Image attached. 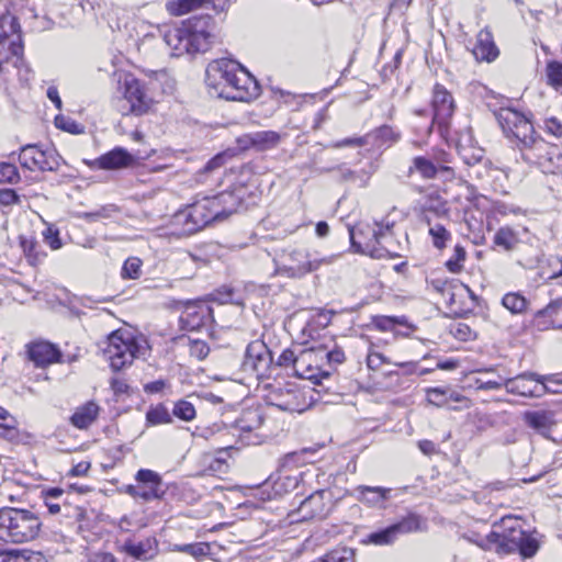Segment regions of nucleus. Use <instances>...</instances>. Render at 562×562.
I'll list each match as a JSON object with an SVG mask.
<instances>
[{"instance_id": "obj_16", "label": "nucleus", "mask_w": 562, "mask_h": 562, "mask_svg": "<svg viewBox=\"0 0 562 562\" xmlns=\"http://www.w3.org/2000/svg\"><path fill=\"white\" fill-rule=\"evenodd\" d=\"M272 356L262 340L248 344L241 368L245 372L254 373L258 379L269 375Z\"/></svg>"}, {"instance_id": "obj_49", "label": "nucleus", "mask_w": 562, "mask_h": 562, "mask_svg": "<svg viewBox=\"0 0 562 562\" xmlns=\"http://www.w3.org/2000/svg\"><path fill=\"white\" fill-rule=\"evenodd\" d=\"M212 299L221 304L225 303H235L239 304L243 299L236 295V292L233 288L223 286L218 289L215 293L212 294Z\"/></svg>"}, {"instance_id": "obj_18", "label": "nucleus", "mask_w": 562, "mask_h": 562, "mask_svg": "<svg viewBox=\"0 0 562 562\" xmlns=\"http://www.w3.org/2000/svg\"><path fill=\"white\" fill-rule=\"evenodd\" d=\"M263 417L258 408L244 411L234 425L239 440L248 446L261 443L263 436L258 434V429L261 427Z\"/></svg>"}, {"instance_id": "obj_55", "label": "nucleus", "mask_w": 562, "mask_h": 562, "mask_svg": "<svg viewBox=\"0 0 562 562\" xmlns=\"http://www.w3.org/2000/svg\"><path fill=\"white\" fill-rule=\"evenodd\" d=\"M375 137L381 145H390L398 140L400 134L390 126H382L375 131Z\"/></svg>"}, {"instance_id": "obj_46", "label": "nucleus", "mask_w": 562, "mask_h": 562, "mask_svg": "<svg viewBox=\"0 0 562 562\" xmlns=\"http://www.w3.org/2000/svg\"><path fill=\"white\" fill-rule=\"evenodd\" d=\"M146 420L150 425H160L171 422V417L166 407L158 405L151 407L146 413Z\"/></svg>"}, {"instance_id": "obj_42", "label": "nucleus", "mask_w": 562, "mask_h": 562, "mask_svg": "<svg viewBox=\"0 0 562 562\" xmlns=\"http://www.w3.org/2000/svg\"><path fill=\"white\" fill-rule=\"evenodd\" d=\"M539 549L538 533L522 530L521 541L517 551L525 558L533 557Z\"/></svg>"}, {"instance_id": "obj_28", "label": "nucleus", "mask_w": 562, "mask_h": 562, "mask_svg": "<svg viewBox=\"0 0 562 562\" xmlns=\"http://www.w3.org/2000/svg\"><path fill=\"white\" fill-rule=\"evenodd\" d=\"M378 237L375 244L379 245H398L401 246L403 243L407 241L406 233L398 226L395 225L394 222H391L389 218H384L380 222Z\"/></svg>"}, {"instance_id": "obj_22", "label": "nucleus", "mask_w": 562, "mask_h": 562, "mask_svg": "<svg viewBox=\"0 0 562 562\" xmlns=\"http://www.w3.org/2000/svg\"><path fill=\"white\" fill-rule=\"evenodd\" d=\"M121 552L137 560H150L158 554V541L155 537H148L138 542L127 539L122 544Z\"/></svg>"}, {"instance_id": "obj_58", "label": "nucleus", "mask_w": 562, "mask_h": 562, "mask_svg": "<svg viewBox=\"0 0 562 562\" xmlns=\"http://www.w3.org/2000/svg\"><path fill=\"white\" fill-rule=\"evenodd\" d=\"M492 212L494 214H498V215H503V216L508 215V214L517 215V214L521 213V209L514 204H508V203H505L502 201H495L492 204Z\"/></svg>"}, {"instance_id": "obj_50", "label": "nucleus", "mask_w": 562, "mask_h": 562, "mask_svg": "<svg viewBox=\"0 0 562 562\" xmlns=\"http://www.w3.org/2000/svg\"><path fill=\"white\" fill-rule=\"evenodd\" d=\"M173 415L182 420L190 422L195 417V408L188 401H179L173 407Z\"/></svg>"}, {"instance_id": "obj_36", "label": "nucleus", "mask_w": 562, "mask_h": 562, "mask_svg": "<svg viewBox=\"0 0 562 562\" xmlns=\"http://www.w3.org/2000/svg\"><path fill=\"white\" fill-rule=\"evenodd\" d=\"M426 521L416 514H408L400 521L393 524V529L398 538L402 535L416 532L423 529Z\"/></svg>"}, {"instance_id": "obj_7", "label": "nucleus", "mask_w": 562, "mask_h": 562, "mask_svg": "<svg viewBox=\"0 0 562 562\" xmlns=\"http://www.w3.org/2000/svg\"><path fill=\"white\" fill-rule=\"evenodd\" d=\"M548 382L562 384V376L559 374L541 375L533 372H525L515 378H506L505 389L510 394L524 397H540L546 393H562L561 390L551 389Z\"/></svg>"}, {"instance_id": "obj_40", "label": "nucleus", "mask_w": 562, "mask_h": 562, "mask_svg": "<svg viewBox=\"0 0 562 562\" xmlns=\"http://www.w3.org/2000/svg\"><path fill=\"white\" fill-rule=\"evenodd\" d=\"M205 475L222 476L228 472V463L225 458L205 456L203 459Z\"/></svg>"}, {"instance_id": "obj_41", "label": "nucleus", "mask_w": 562, "mask_h": 562, "mask_svg": "<svg viewBox=\"0 0 562 562\" xmlns=\"http://www.w3.org/2000/svg\"><path fill=\"white\" fill-rule=\"evenodd\" d=\"M503 306L513 314H522L528 306V301L519 293L510 292L503 296Z\"/></svg>"}, {"instance_id": "obj_44", "label": "nucleus", "mask_w": 562, "mask_h": 562, "mask_svg": "<svg viewBox=\"0 0 562 562\" xmlns=\"http://www.w3.org/2000/svg\"><path fill=\"white\" fill-rule=\"evenodd\" d=\"M142 273V260L137 257L127 258L122 267L123 279H138Z\"/></svg>"}, {"instance_id": "obj_53", "label": "nucleus", "mask_w": 562, "mask_h": 562, "mask_svg": "<svg viewBox=\"0 0 562 562\" xmlns=\"http://www.w3.org/2000/svg\"><path fill=\"white\" fill-rule=\"evenodd\" d=\"M299 350L296 349H285L279 356L277 360V364L284 368H292L296 373V359H297Z\"/></svg>"}, {"instance_id": "obj_29", "label": "nucleus", "mask_w": 562, "mask_h": 562, "mask_svg": "<svg viewBox=\"0 0 562 562\" xmlns=\"http://www.w3.org/2000/svg\"><path fill=\"white\" fill-rule=\"evenodd\" d=\"M301 479L302 472L288 471L283 463L276 477H272V488L277 495L290 493L299 486Z\"/></svg>"}, {"instance_id": "obj_48", "label": "nucleus", "mask_w": 562, "mask_h": 562, "mask_svg": "<svg viewBox=\"0 0 562 562\" xmlns=\"http://www.w3.org/2000/svg\"><path fill=\"white\" fill-rule=\"evenodd\" d=\"M325 562H355V552L349 548H338L325 554Z\"/></svg>"}, {"instance_id": "obj_64", "label": "nucleus", "mask_w": 562, "mask_h": 562, "mask_svg": "<svg viewBox=\"0 0 562 562\" xmlns=\"http://www.w3.org/2000/svg\"><path fill=\"white\" fill-rule=\"evenodd\" d=\"M58 229L54 226H47L43 232L44 240L49 246H61V241L58 236Z\"/></svg>"}, {"instance_id": "obj_56", "label": "nucleus", "mask_w": 562, "mask_h": 562, "mask_svg": "<svg viewBox=\"0 0 562 562\" xmlns=\"http://www.w3.org/2000/svg\"><path fill=\"white\" fill-rule=\"evenodd\" d=\"M429 234L432 237L434 246H445L449 240V232L440 224H436L429 228Z\"/></svg>"}, {"instance_id": "obj_3", "label": "nucleus", "mask_w": 562, "mask_h": 562, "mask_svg": "<svg viewBox=\"0 0 562 562\" xmlns=\"http://www.w3.org/2000/svg\"><path fill=\"white\" fill-rule=\"evenodd\" d=\"M213 21L210 15L193 16L180 26L168 30L164 40L172 56L206 52L213 43Z\"/></svg>"}, {"instance_id": "obj_13", "label": "nucleus", "mask_w": 562, "mask_h": 562, "mask_svg": "<svg viewBox=\"0 0 562 562\" xmlns=\"http://www.w3.org/2000/svg\"><path fill=\"white\" fill-rule=\"evenodd\" d=\"M324 356L319 346L310 348L299 347L296 359V375L318 384L323 379L329 376V372L323 369Z\"/></svg>"}, {"instance_id": "obj_8", "label": "nucleus", "mask_w": 562, "mask_h": 562, "mask_svg": "<svg viewBox=\"0 0 562 562\" xmlns=\"http://www.w3.org/2000/svg\"><path fill=\"white\" fill-rule=\"evenodd\" d=\"M119 83L123 99L126 102L122 109L123 114L143 115L150 110L154 100L143 81L131 74H124L120 77Z\"/></svg>"}, {"instance_id": "obj_9", "label": "nucleus", "mask_w": 562, "mask_h": 562, "mask_svg": "<svg viewBox=\"0 0 562 562\" xmlns=\"http://www.w3.org/2000/svg\"><path fill=\"white\" fill-rule=\"evenodd\" d=\"M236 70H239V63L235 60L221 58L211 61L205 70V83L209 92L214 97L224 99L234 80Z\"/></svg>"}, {"instance_id": "obj_1", "label": "nucleus", "mask_w": 562, "mask_h": 562, "mask_svg": "<svg viewBox=\"0 0 562 562\" xmlns=\"http://www.w3.org/2000/svg\"><path fill=\"white\" fill-rule=\"evenodd\" d=\"M240 204L241 196L236 192L223 191L214 196H203L177 212L165 235L172 238L194 234L213 221L224 220L237 212Z\"/></svg>"}, {"instance_id": "obj_14", "label": "nucleus", "mask_w": 562, "mask_h": 562, "mask_svg": "<svg viewBox=\"0 0 562 562\" xmlns=\"http://www.w3.org/2000/svg\"><path fill=\"white\" fill-rule=\"evenodd\" d=\"M20 164L31 171H56L60 166V156L55 149H42L37 145H25L19 155Z\"/></svg>"}, {"instance_id": "obj_23", "label": "nucleus", "mask_w": 562, "mask_h": 562, "mask_svg": "<svg viewBox=\"0 0 562 562\" xmlns=\"http://www.w3.org/2000/svg\"><path fill=\"white\" fill-rule=\"evenodd\" d=\"M471 52L477 61L491 63L498 57L499 50L490 30L484 29L477 33Z\"/></svg>"}, {"instance_id": "obj_19", "label": "nucleus", "mask_w": 562, "mask_h": 562, "mask_svg": "<svg viewBox=\"0 0 562 562\" xmlns=\"http://www.w3.org/2000/svg\"><path fill=\"white\" fill-rule=\"evenodd\" d=\"M257 80L239 64L234 80L231 83L225 100L248 102L259 95Z\"/></svg>"}, {"instance_id": "obj_37", "label": "nucleus", "mask_w": 562, "mask_h": 562, "mask_svg": "<svg viewBox=\"0 0 562 562\" xmlns=\"http://www.w3.org/2000/svg\"><path fill=\"white\" fill-rule=\"evenodd\" d=\"M171 15H183L206 7V0H172L166 4Z\"/></svg>"}, {"instance_id": "obj_2", "label": "nucleus", "mask_w": 562, "mask_h": 562, "mask_svg": "<svg viewBox=\"0 0 562 562\" xmlns=\"http://www.w3.org/2000/svg\"><path fill=\"white\" fill-rule=\"evenodd\" d=\"M495 115L504 134L508 138L513 137L519 142L522 158L526 161L535 164L548 172H553L547 167V161L551 160L549 145L536 135L529 117L512 108H502Z\"/></svg>"}, {"instance_id": "obj_34", "label": "nucleus", "mask_w": 562, "mask_h": 562, "mask_svg": "<svg viewBox=\"0 0 562 562\" xmlns=\"http://www.w3.org/2000/svg\"><path fill=\"white\" fill-rule=\"evenodd\" d=\"M358 493L357 498L369 505H379L387 498L390 490L383 487H371L366 485H359L355 490Z\"/></svg>"}, {"instance_id": "obj_5", "label": "nucleus", "mask_w": 562, "mask_h": 562, "mask_svg": "<svg viewBox=\"0 0 562 562\" xmlns=\"http://www.w3.org/2000/svg\"><path fill=\"white\" fill-rule=\"evenodd\" d=\"M40 526L38 517L30 510L12 507L0 509V540L27 542L37 536Z\"/></svg>"}, {"instance_id": "obj_15", "label": "nucleus", "mask_w": 562, "mask_h": 562, "mask_svg": "<svg viewBox=\"0 0 562 562\" xmlns=\"http://www.w3.org/2000/svg\"><path fill=\"white\" fill-rule=\"evenodd\" d=\"M0 54H3L5 59L20 58L23 54L20 25L16 18L10 13L0 16Z\"/></svg>"}, {"instance_id": "obj_30", "label": "nucleus", "mask_w": 562, "mask_h": 562, "mask_svg": "<svg viewBox=\"0 0 562 562\" xmlns=\"http://www.w3.org/2000/svg\"><path fill=\"white\" fill-rule=\"evenodd\" d=\"M524 420L527 426L547 438H549V431L555 425L554 413L550 411L526 412Z\"/></svg>"}, {"instance_id": "obj_11", "label": "nucleus", "mask_w": 562, "mask_h": 562, "mask_svg": "<svg viewBox=\"0 0 562 562\" xmlns=\"http://www.w3.org/2000/svg\"><path fill=\"white\" fill-rule=\"evenodd\" d=\"M281 252L276 256L277 269L288 273L290 277H301L319 265V260L313 258L307 248H280Z\"/></svg>"}, {"instance_id": "obj_43", "label": "nucleus", "mask_w": 562, "mask_h": 562, "mask_svg": "<svg viewBox=\"0 0 562 562\" xmlns=\"http://www.w3.org/2000/svg\"><path fill=\"white\" fill-rule=\"evenodd\" d=\"M64 491L59 487H52L42 492L44 504L52 515L60 513V503L58 499L63 496Z\"/></svg>"}, {"instance_id": "obj_35", "label": "nucleus", "mask_w": 562, "mask_h": 562, "mask_svg": "<svg viewBox=\"0 0 562 562\" xmlns=\"http://www.w3.org/2000/svg\"><path fill=\"white\" fill-rule=\"evenodd\" d=\"M170 551L187 553L192 558L200 560L212 554V547L209 542H194L186 544L175 543L171 544Z\"/></svg>"}, {"instance_id": "obj_32", "label": "nucleus", "mask_w": 562, "mask_h": 562, "mask_svg": "<svg viewBox=\"0 0 562 562\" xmlns=\"http://www.w3.org/2000/svg\"><path fill=\"white\" fill-rule=\"evenodd\" d=\"M0 562H48L38 551L26 549L0 550Z\"/></svg>"}, {"instance_id": "obj_6", "label": "nucleus", "mask_w": 562, "mask_h": 562, "mask_svg": "<svg viewBox=\"0 0 562 562\" xmlns=\"http://www.w3.org/2000/svg\"><path fill=\"white\" fill-rule=\"evenodd\" d=\"M522 530L517 518L510 516L503 517L493 525L490 533L476 536L473 542L483 550L508 554L518 550Z\"/></svg>"}, {"instance_id": "obj_61", "label": "nucleus", "mask_w": 562, "mask_h": 562, "mask_svg": "<svg viewBox=\"0 0 562 562\" xmlns=\"http://www.w3.org/2000/svg\"><path fill=\"white\" fill-rule=\"evenodd\" d=\"M384 363H389L387 359L378 351H370L367 357V366L371 370H379Z\"/></svg>"}, {"instance_id": "obj_52", "label": "nucleus", "mask_w": 562, "mask_h": 562, "mask_svg": "<svg viewBox=\"0 0 562 562\" xmlns=\"http://www.w3.org/2000/svg\"><path fill=\"white\" fill-rule=\"evenodd\" d=\"M465 260L464 248H454L453 256L446 261L447 269L452 273H459Z\"/></svg>"}, {"instance_id": "obj_12", "label": "nucleus", "mask_w": 562, "mask_h": 562, "mask_svg": "<svg viewBox=\"0 0 562 562\" xmlns=\"http://www.w3.org/2000/svg\"><path fill=\"white\" fill-rule=\"evenodd\" d=\"M267 401L271 406L289 413H302L310 405L304 391L294 383L273 387L269 392Z\"/></svg>"}, {"instance_id": "obj_39", "label": "nucleus", "mask_w": 562, "mask_h": 562, "mask_svg": "<svg viewBox=\"0 0 562 562\" xmlns=\"http://www.w3.org/2000/svg\"><path fill=\"white\" fill-rule=\"evenodd\" d=\"M281 135L274 131L255 132V149L265 151L277 147L281 142Z\"/></svg>"}, {"instance_id": "obj_33", "label": "nucleus", "mask_w": 562, "mask_h": 562, "mask_svg": "<svg viewBox=\"0 0 562 562\" xmlns=\"http://www.w3.org/2000/svg\"><path fill=\"white\" fill-rule=\"evenodd\" d=\"M528 236L525 228L514 229L510 227L501 228L494 237L495 246H515L520 243H528L524 237Z\"/></svg>"}, {"instance_id": "obj_31", "label": "nucleus", "mask_w": 562, "mask_h": 562, "mask_svg": "<svg viewBox=\"0 0 562 562\" xmlns=\"http://www.w3.org/2000/svg\"><path fill=\"white\" fill-rule=\"evenodd\" d=\"M100 407L90 401L78 406L70 417V423L78 429H87L98 417Z\"/></svg>"}, {"instance_id": "obj_47", "label": "nucleus", "mask_w": 562, "mask_h": 562, "mask_svg": "<svg viewBox=\"0 0 562 562\" xmlns=\"http://www.w3.org/2000/svg\"><path fill=\"white\" fill-rule=\"evenodd\" d=\"M449 387H429L426 391L427 401L438 407L448 405Z\"/></svg>"}, {"instance_id": "obj_26", "label": "nucleus", "mask_w": 562, "mask_h": 562, "mask_svg": "<svg viewBox=\"0 0 562 562\" xmlns=\"http://www.w3.org/2000/svg\"><path fill=\"white\" fill-rule=\"evenodd\" d=\"M326 493V490H317L301 502L297 512L303 520L313 519L315 517H322L325 515L326 506L324 496Z\"/></svg>"}, {"instance_id": "obj_27", "label": "nucleus", "mask_w": 562, "mask_h": 562, "mask_svg": "<svg viewBox=\"0 0 562 562\" xmlns=\"http://www.w3.org/2000/svg\"><path fill=\"white\" fill-rule=\"evenodd\" d=\"M380 222H359L349 228L350 246H363L375 244Z\"/></svg>"}, {"instance_id": "obj_62", "label": "nucleus", "mask_w": 562, "mask_h": 562, "mask_svg": "<svg viewBox=\"0 0 562 562\" xmlns=\"http://www.w3.org/2000/svg\"><path fill=\"white\" fill-rule=\"evenodd\" d=\"M475 384L477 390H499L503 386L505 387V379L501 376L498 380L484 381L482 379H476Z\"/></svg>"}, {"instance_id": "obj_45", "label": "nucleus", "mask_w": 562, "mask_h": 562, "mask_svg": "<svg viewBox=\"0 0 562 562\" xmlns=\"http://www.w3.org/2000/svg\"><path fill=\"white\" fill-rule=\"evenodd\" d=\"M548 83L555 89L562 88V63L549 61L546 68Z\"/></svg>"}, {"instance_id": "obj_38", "label": "nucleus", "mask_w": 562, "mask_h": 562, "mask_svg": "<svg viewBox=\"0 0 562 562\" xmlns=\"http://www.w3.org/2000/svg\"><path fill=\"white\" fill-rule=\"evenodd\" d=\"M396 539V533L391 525L384 529L370 532L361 540V542L363 544L390 546L394 543Z\"/></svg>"}, {"instance_id": "obj_63", "label": "nucleus", "mask_w": 562, "mask_h": 562, "mask_svg": "<svg viewBox=\"0 0 562 562\" xmlns=\"http://www.w3.org/2000/svg\"><path fill=\"white\" fill-rule=\"evenodd\" d=\"M544 128L549 134L555 137L562 136V123L555 117L547 119L544 121Z\"/></svg>"}, {"instance_id": "obj_21", "label": "nucleus", "mask_w": 562, "mask_h": 562, "mask_svg": "<svg viewBox=\"0 0 562 562\" xmlns=\"http://www.w3.org/2000/svg\"><path fill=\"white\" fill-rule=\"evenodd\" d=\"M432 124H437L440 128L448 125L454 112V100L451 93L442 86L437 83L432 90Z\"/></svg>"}, {"instance_id": "obj_57", "label": "nucleus", "mask_w": 562, "mask_h": 562, "mask_svg": "<svg viewBox=\"0 0 562 562\" xmlns=\"http://www.w3.org/2000/svg\"><path fill=\"white\" fill-rule=\"evenodd\" d=\"M398 324H402V322L397 317L375 316L373 318V325L382 331L392 330Z\"/></svg>"}, {"instance_id": "obj_17", "label": "nucleus", "mask_w": 562, "mask_h": 562, "mask_svg": "<svg viewBox=\"0 0 562 562\" xmlns=\"http://www.w3.org/2000/svg\"><path fill=\"white\" fill-rule=\"evenodd\" d=\"M136 485H127L126 493L136 499L145 502L160 498L162 495L161 476L149 469H140L135 475Z\"/></svg>"}, {"instance_id": "obj_51", "label": "nucleus", "mask_w": 562, "mask_h": 562, "mask_svg": "<svg viewBox=\"0 0 562 562\" xmlns=\"http://www.w3.org/2000/svg\"><path fill=\"white\" fill-rule=\"evenodd\" d=\"M20 179L18 168L9 162H0V183H15Z\"/></svg>"}, {"instance_id": "obj_25", "label": "nucleus", "mask_w": 562, "mask_h": 562, "mask_svg": "<svg viewBox=\"0 0 562 562\" xmlns=\"http://www.w3.org/2000/svg\"><path fill=\"white\" fill-rule=\"evenodd\" d=\"M133 162V157L125 149L117 147L93 160L92 168L114 170L128 167Z\"/></svg>"}, {"instance_id": "obj_20", "label": "nucleus", "mask_w": 562, "mask_h": 562, "mask_svg": "<svg viewBox=\"0 0 562 562\" xmlns=\"http://www.w3.org/2000/svg\"><path fill=\"white\" fill-rule=\"evenodd\" d=\"M211 322L213 310L202 301L187 303L179 318L181 329L190 331L198 330Z\"/></svg>"}, {"instance_id": "obj_60", "label": "nucleus", "mask_w": 562, "mask_h": 562, "mask_svg": "<svg viewBox=\"0 0 562 562\" xmlns=\"http://www.w3.org/2000/svg\"><path fill=\"white\" fill-rule=\"evenodd\" d=\"M319 347L322 349V353H325L324 363L327 362V363L339 364V363L344 362L345 353L342 350H340V349L328 350L326 347L321 346V345H319Z\"/></svg>"}, {"instance_id": "obj_10", "label": "nucleus", "mask_w": 562, "mask_h": 562, "mask_svg": "<svg viewBox=\"0 0 562 562\" xmlns=\"http://www.w3.org/2000/svg\"><path fill=\"white\" fill-rule=\"evenodd\" d=\"M450 156L445 150H432L424 156H416L409 166L411 173H418L423 179H435L438 175L453 178L454 170L449 166Z\"/></svg>"}, {"instance_id": "obj_24", "label": "nucleus", "mask_w": 562, "mask_h": 562, "mask_svg": "<svg viewBox=\"0 0 562 562\" xmlns=\"http://www.w3.org/2000/svg\"><path fill=\"white\" fill-rule=\"evenodd\" d=\"M27 355L30 360L37 367H45L58 362L60 358L59 350L47 341L31 344L27 348Z\"/></svg>"}, {"instance_id": "obj_54", "label": "nucleus", "mask_w": 562, "mask_h": 562, "mask_svg": "<svg viewBox=\"0 0 562 562\" xmlns=\"http://www.w3.org/2000/svg\"><path fill=\"white\" fill-rule=\"evenodd\" d=\"M450 333L461 341H468L475 337L471 327L464 323H457L451 326Z\"/></svg>"}, {"instance_id": "obj_59", "label": "nucleus", "mask_w": 562, "mask_h": 562, "mask_svg": "<svg viewBox=\"0 0 562 562\" xmlns=\"http://www.w3.org/2000/svg\"><path fill=\"white\" fill-rule=\"evenodd\" d=\"M210 347L203 340H192L190 342V355L199 360H203L207 357Z\"/></svg>"}, {"instance_id": "obj_4", "label": "nucleus", "mask_w": 562, "mask_h": 562, "mask_svg": "<svg viewBox=\"0 0 562 562\" xmlns=\"http://www.w3.org/2000/svg\"><path fill=\"white\" fill-rule=\"evenodd\" d=\"M148 345L145 338L137 337L126 329H117L108 337L104 355L114 371L132 364L134 359L145 356Z\"/></svg>"}]
</instances>
